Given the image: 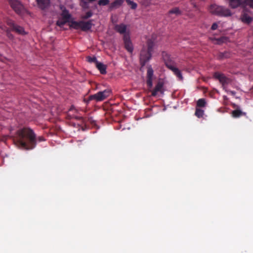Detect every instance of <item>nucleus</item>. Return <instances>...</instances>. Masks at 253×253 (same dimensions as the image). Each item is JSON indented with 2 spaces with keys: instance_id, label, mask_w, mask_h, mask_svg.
I'll return each mask as SVG.
<instances>
[{
  "instance_id": "8",
  "label": "nucleus",
  "mask_w": 253,
  "mask_h": 253,
  "mask_svg": "<svg viewBox=\"0 0 253 253\" xmlns=\"http://www.w3.org/2000/svg\"><path fill=\"white\" fill-rule=\"evenodd\" d=\"M154 76V71L151 66H149L147 67V75H146V84L148 88L150 89L153 86V81Z\"/></svg>"
},
{
  "instance_id": "12",
  "label": "nucleus",
  "mask_w": 253,
  "mask_h": 253,
  "mask_svg": "<svg viewBox=\"0 0 253 253\" xmlns=\"http://www.w3.org/2000/svg\"><path fill=\"white\" fill-rule=\"evenodd\" d=\"M126 25L123 23L116 24L114 26V30L116 32L120 34H123L124 35L126 34H129L128 31L126 32Z\"/></svg>"
},
{
  "instance_id": "28",
  "label": "nucleus",
  "mask_w": 253,
  "mask_h": 253,
  "mask_svg": "<svg viewBox=\"0 0 253 253\" xmlns=\"http://www.w3.org/2000/svg\"><path fill=\"white\" fill-rule=\"evenodd\" d=\"M227 39H228L227 37H222L218 39H216V40L217 41V43L220 44L222 43L226 42L227 41Z\"/></svg>"
},
{
  "instance_id": "38",
  "label": "nucleus",
  "mask_w": 253,
  "mask_h": 253,
  "mask_svg": "<svg viewBox=\"0 0 253 253\" xmlns=\"http://www.w3.org/2000/svg\"><path fill=\"white\" fill-rule=\"evenodd\" d=\"M229 91V92H230V93L231 94H232V95H235V91H231V90H230V91Z\"/></svg>"
},
{
  "instance_id": "10",
  "label": "nucleus",
  "mask_w": 253,
  "mask_h": 253,
  "mask_svg": "<svg viewBox=\"0 0 253 253\" xmlns=\"http://www.w3.org/2000/svg\"><path fill=\"white\" fill-rule=\"evenodd\" d=\"M123 41L125 48L129 52L132 53L133 50V47L130 40L129 34H126L124 35Z\"/></svg>"
},
{
  "instance_id": "31",
  "label": "nucleus",
  "mask_w": 253,
  "mask_h": 253,
  "mask_svg": "<svg viewBox=\"0 0 253 253\" xmlns=\"http://www.w3.org/2000/svg\"><path fill=\"white\" fill-rule=\"evenodd\" d=\"M126 1L131 6V8L133 9H135L137 7V4L133 2V1H131L130 0H126Z\"/></svg>"
},
{
  "instance_id": "36",
  "label": "nucleus",
  "mask_w": 253,
  "mask_h": 253,
  "mask_svg": "<svg viewBox=\"0 0 253 253\" xmlns=\"http://www.w3.org/2000/svg\"><path fill=\"white\" fill-rule=\"evenodd\" d=\"M217 27H218L217 24L216 23H214L212 24V25L211 27V29L212 30H215L217 28Z\"/></svg>"
},
{
  "instance_id": "19",
  "label": "nucleus",
  "mask_w": 253,
  "mask_h": 253,
  "mask_svg": "<svg viewBox=\"0 0 253 253\" xmlns=\"http://www.w3.org/2000/svg\"><path fill=\"white\" fill-rule=\"evenodd\" d=\"M96 67L98 69V70L100 71L101 74H106V66L103 63L101 62H98L97 64L95 65Z\"/></svg>"
},
{
  "instance_id": "6",
  "label": "nucleus",
  "mask_w": 253,
  "mask_h": 253,
  "mask_svg": "<svg viewBox=\"0 0 253 253\" xmlns=\"http://www.w3.org/2000/svg\"><path fill=\"white\" fill-rule=\"evenodd\" d=\"M7 25L11 28V30L19 35H24L26 34L23 27L16 24L12 20L7 18L5 21Z\"/></svg>"
},
{
  "instance_id": "9",
  "label": "nucleus",
  "mask_w": 253,
  "mask_h": 253,
  "mask_svg": "<svg viewBox=\"0 0 253 253\" xmlns=\"http://www.w3.org/2000/svg\"><path fill=\"white\" fill-rule=\"evenodd\" d=\"M12 8L18 14H21L22 12L23 7L21 3L16 0H10L9 1Z\"/></svg>"
},
{
  "instance_id": "15",
  "label": "nucleus",
  "mask_w": 253,
  "mask_h": 253,
  "mask_svg": "<svg viewBox=\"0 0 253 253\" xmlns=\"http://www.w3.org/2000/svg\"><path fill=\"white\" fill-rule=\"evenodd\" d=\"M245 0H229V5L232 8H236L245 4Z\"/></svg>"
},
{
  "instance_id": "18",
  "label": "nucleus",
  "mask_w": 253,
  "mask_h": 253,
  "mask_svg": "<svg viewBox=\"0 0 253 253\" xmlns=\"http://www.w3.org/2000/svg\"><path fill=\"white\" fill-rule=\"evenodd\" d=\"M241 19L243 23L249 24L252 22L253 18L247 13H244L241 16Z\"/></svg>"
},
{
  "instance_id": "17",
  "label": "nucleus",
  "mask_w": 253,
  "mask_h": 253,
  "mask_svg": "<svg viewBox=\"0 0 253 253\" xmlns=\"http://www.w3.org/2000/svg\"><path fill=\"white\" fill-rule=\"evenodd\" d=\"M123 2V0H115L110 4L109 10L112 11L114 9L119 7L122 4Z\"/></svg>"
},
{
  "instance_id": "35",
  "label": "nucleus",
  "mask_w": 253,
  "mask_h": 253,
  "mask_svg": "<svg viewBox=\"0 0 253 253\" xmlns=\"http://www.w3.org/2000/svg\"><path fill=\"white\" fill-rule=\"evenodd\" d=\"M0 29L4 31L5 32L8 30L9 29L8 28H7V27L6 26H5L4 25H3V24L0 23Z\"/></svg>"
},
{
  "instance_id": "27",
  "label": "nucleus",
  "mask_w": 253,
  "mask_h": 253,
  "mask_svg": "<svg viewBox=\"0 0 253 253\" xmlns=\"http://www.w3.org/2000/svg\"><path fill=\"white\" fill-rule=\"evenodd\" d=\"M86 60H87V62H88L89 63H94L95 64V65L98 62L97 61L96 58L95 56L91 57V56H88L86 57Z\"/></svg>"
},
{
  "instance_id": "13",
  "label": "nucleus",
  "mask_w": 253,
  "mask_h": 253,
  "mask_svg": "<svg viewBox=\"0 0 253 253\" xmlns=\"http://www.w3.org/2000/svg\"><path fill=\"white\" fill-rule=\"evenodd\" d=\"M92 20H89L86 22L81 21V29L83 31L89 30L92 28Z\"/></svg>"
},
{
  "instance_id": "16",
  "label": "nucleus",
  "mask_w": 253,
  "mask_h": 253,
  "mask_svg": "<svg viewBox=\"0 0 253 253\" xmlns=\"http://www.w3.org/2000/svg\"><path fill=\"white\" fill-rule=\"evenodd\" d=\"M96 0H79V4L83 9L89 8V3H92Z\"/></svg>"
},
{
  "instance_id": "1",
  "label": "nucleus",
  "mask_w": 253,
  "mask_h": 253,
  "mask_svg": "<svg viewBox=\"0 0 253 253\" xmlns=\"http://www.w3.org/2000/svg\"><path fill=\"white\" fill-rule=\"evenodd\" d=\"M45 140V138L42 136L37 137L34 131L29 127L18 129L16 131L15 138V144L18 147L26 150L35 148L37 141L42 142Z\"/></svg>"
},
{
  "instance_id": "11",
  "label": "nucleus",
  "mask_w": 253,
  "mask_h": 253,
  "mask_svg": "<svg viewBox=\"0 0 253 253\" xmlns=\"http://www.w3.org/2000/svg\"><path fill=\"white\" fill-rule=\"evenodd\" d=\"M164 86V83L162 81H159L157 83L155 88L151 90V95L153 96H155L157 95L158 92H160L161 93H163V88Z\"/></svg>"
},
{
  "instance_id": "30",
  "label": "nucleus",
  "mask_w": 253,
  "mask_h": 253,
  "mask_svg": "<svg viewBox=\"0 0 253 253\" xmlns=\"http://www.w3.org/2000/svg\"><path fill=\"white\" fill-rule=\"evenodd\" d=\"M169 13L170 14H175L176 15H179L180 14V11L178 8L175 7L170 10L169 11Z\"/></svg>"
},
{
  "instance_id": "20",
  "label": "nucleus",
  "mask_w": 253,
  "mask_h": 253,
  "mask_svg": "<svg viewBox=\"0 0 253 253\" xmlns=\"http://www.w3.org/2000/svg\"><path fill=\"white\" fill-rule=\"evenodd\" d=\"M231 54L228 51H224L223 52H220L217 55V58L219 60H223L228 58L230 57Z\"/></svg>"
},
{
  "instance_id": "4",
  "label": "nucleus",
  "mask_w": 253,
  "mask_h": 253,
  "mask_svg": "<svg viewBox=\"0 0 253 253\" xmlns=\"http://www.w3.org/2000/svg\"><path fill=\"white\" fill-rule=\"evenodd\" d=\"M210 11L212 14L220 17H228L232 15L230 9L223 6H220L215 4H211L210 7Z\"/></svg>"
},
{
  "instance_id": "24",
  "label": "nucleus",
  "mask_w": 253,
  "mask_h": 253,
  "mask_svg": "<svg viewBox=\"0 0 253 253\" xmlns=\"http://www.w3.org/2000/svg\"><path fill=\"white\" fill-rule=\"evenodd\" d=\"M93 15V12L91 10H89L85 13L84 14H83L81 16V18L82 19H87L91 17Z\"/></svg>"
},
{
  "instance_id": "21",
  "label": "nucleus",
  "mask_w": 253,
  "mask_h": 253,
  "mask_svg": "<svg viewBox=\"0 0 253 253\" xmlns=\"http://www.w3.org/2000/svg\"><path fill=\"white\" fill-rule=\"evenodd\" d=\"M231 114H232V116L233 118H239L240 117H241L242 116H246V113L245 112H243L241 110H239V109H236L235 110H233Z\"/></svg>"
},
{
  "instance_id": "32",
  "label": "nucleus",
  "mask_w": 253,
  "mask_h": 253,
  "mask_svg": "<svg viewBox=\"0 0 253 253\" xmlns=\"http://www.w3.org/2000/svg\"><path fill=\"white\" fill-rule=\"evenodd\" d=\"M245 4L249 5L253 9V0H245Z\"/></svg>"
},
{
  "instance_id": "2",
  "label": "nucleus",
  "mask_w": 253,
  "mask_h": 253,
  "mask_svg": "<svg viewBox=\"0 0 253 253\" xmlns=\"http://www.w3.org/2000/svg\"><path fill=\"white\" fill-rule=\"evenodd\" d=\"M154 45V41L149 39L147 41L146 45L143 46L140 53V63L142 67L144 66L151 59Z\"/></svg>"
},
{
  "instance_id": "34",
  "label": "nucleus",
  "mask_w": 253,
  "mask_h": 253,
  "mask_svg": "<svg viewBox=\"0 0 253 253\" xmlns=\"http://www.w3.org/2000/svg\"><path fill=\"white\" fill-rule=\"evenodd\" d=\"M67 22H68V21L66 20H64V21L58 20L56 22V25L59 27H62Z\"/></svg>"
},
{
  "instance_id": "37",
  "label": "nucleus",
  "mask_w": 253,
  "mask_h": 253,
  "mask_svg": "<svg viewBox=\"0 0 253 253\" xmlns=\"http://www.w3.org/2000/svg\"><path fill=\"white\" fill-rule=\"evenodd\" d=\"M73 118H75L76 120H80L82 119V117H77V116H73Z\"/></svg>"
},
{
  "instance_id": "3",
  "label": "nucleus",
  "mask_w": 253,
  "mask_h": 253,
  "mask_svg": "<svg viewBox=\"0 0 253 253\" xmlns=\"http://www.w3.org/2000/svg\"><path fill=\"white\" fill-rule=\"evenodd\" d=\"M162 56L166 67L172 71L173 74L179 80H182L183 77L181 71L177 68L178 65L175 62L174 58L166 51L162 52Z\"/></svg>"
},
{
  "instance_id": "29",
  "label": "nucleus",
  "mask_w": 253,
  "mask_h": 253,
  "mask_svg": "<svg viewBox=\"0 0 253 253\" xmlns=\"http://www.w3.org/2000/svg\"><path fill=\"white\" fill-rule=\"evenodd\" d=\"M109 0H99L98 1V4L100 6H105L109 3Z\"/></svg>"
},
{
  "instance_id": "5",
  "label": "nucleus",
  "mask_w": 253,
  "mask_h": 253,
  "mask_svg": "<svg viewBox=\"0 0 253 253\" xmlns=\"http://www.w3.org/2000/svg\"><path fill=\"white\" fill-rule=\"evenodd\" d=\"M111 90L110 89H106L102 91H99L97 93L89 96L86 101L88 103L90 101L95 100L96 101H101L105 99L110 95Z\"/></svg>"
},
{
  "instance_id": "23",
  "label": "nucleus",
  "mask_w": 253,
  "mask_h": 253,
  "mask_svg": "<svg viewBox=\"0 0 253 253\" xmlns=\"http://www.w3.org/2000/svg\"><path fill=\"white\" fill-rule=\"evenodd\" d=\"M69 26L70 28L78 29L81 28V21L77 22L75 21H71Z\"/></svg>"
},
{
  "instance_id": "14",
  "label": "nucleus",
  "mask_w": 253,
  "mask_h": 253,
  "mask_svg": "<svg viewBox=\"0 0 253 253\" xmlns=\"http://www.w3.org/2000/svg\"><path fill=\"white\" fill-rule=\"evenodd\" d=\"M38 7L42 9L47 8L50 4V0H36Z\"/></svg>"
},
{
  "instance_id": "26",
  "label": "nucleus",
  "mask_w": 253,
  "mask_h": 253,
  "mask_svg": "<svg viewBox=\"0 0 253 253\" xmlns=\"http://www.w3.org/2000/svg\"><path fill=\"white\" fill-rule=\"evenodd\" d=\"M206 102L205 99H200L197 102V107H204L206 105Z\"/></svg>"
},
{
  "instance_id": "25",
  "label": "nucleus",
  "mask_w": 253,
  "mask_h": 253,
  "mask_svg": "<svg viewBox=\"0 0 253 253\" xmlns=\"http://www.w3.org/2000/svg\"><path fill=\"white\" fill-rule=\"evenodd\" d=\"M195 115L199 118H202L204 115V110L197 107Z\"/></svg>"
},
{
  "instance_id": "33",
  "label": "nucleus",
  "mask_w": 253,
  "mask_h": 253,
  "mask_svg": "<svg viewBox=\"0 0 253 253\" xmlns=\"http://www.w3.org/2000/svg\"><path fill=\"white\" fill-rule=\"evenodd\" d=\"M11 29L10 30L9 29L7 30L5 33H6V36L8 38V39H9L10 40H12L14 38V36H13V35L11 33Z\"/></svg>"
},
{
  "instance_id": "22",
  "label": "nucleus",
  "mask_w": 253,
  "mask_h": 253,
  "mask_svg": "<svg viewBox=\"0 0 253 253\" xmlns=\"http://www.w3.org/2000/svg\"><path fill=\"white\" fill-rule=\"evenodd\" d=\"M61 16L63 19V20H66V21H69V20L71 18V15L69 13L68 10L66 8H64L62 12Z\"/></svg>"
},
{
  "instance_id": "7",
  "label": "nucleus",
  "mask_w": 253,
  "mask_h": 253,
  "mask_svg": "<svg viewBox=\"0 0 253 253\" xmlns=\"http://www.w3.org/2000/svg\"><path fill=\"white\" fill-rule=\"evenodd\" d=\"M215 79L218 80L222 84L224 89L225 86L231 82V80L226 77L223 74L219 72H215L213 74Z\"/></svg>"
}]
</instances>
